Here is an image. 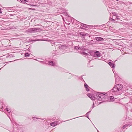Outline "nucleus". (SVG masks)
Here are the masks:
<instances>
[{
    "label": "nucleus",
    "instance_id": "nucleus-1",
    "mask_svg": "<svg viewBox=\"0 0 132 132\" xmlns=\"http://www.w3.org/2000/svg\"><path fill=\"white\" fill-rule=\"evenodd\" d=\"M106 95L104 94H101V93H98L94 95V99L96 98L97 100L100 101H104V98Z\"/></svg>",
    "mask_w": 132,
    "mask_h": 132
},
{
    "label": "nucleus",
    "instance_id": "nucleus-2",
    "mask_svg": "<svg viewBox=\"0 0 132 132\" xmlns=\"http://www.w3.org/2000/svg\"><path fill=\"white\" fill-rule=\"evenodd\" d=\"M123 86L121 84H118L116 85L114 87L112 91V92H117L121 90Z\"/></svg>",
    "mask_w": 132,
    "mask_h": 132
},
{
    "label": "nucleus",
    "instance_id": "nucleus-3",
    "mask_svg": "<svg viewBox=\"0 0 132 132\" xmlns=\"http://www.w3.org/2000/svg\"><path fill=\"white\" fill-rule=\"evenodd\" d=\"M41 29L40 28H33L29 29V31L31 33H35L40 31Z\"/></svg>",
    "mask_w": 132,
    "mask_h": 132
},
{
    "label": "nucleus",
    "instance_id": "nucleus-4",
    "mask_svg": "<svg viewBox=\"0 0 132 132\" xmlns=\"http://www.w3.org/2000/svg\"><path fill=\"white\" fill-rule=\"evenodd\" d=\"M89 54H88L84 52H81V54H82L83 55H85L87 56V57L88 58H90V56L91 55L92 56H94V53H93V52H90L88 53Z\"/></svg>",
    "mask_w": 132,
    "mask_h": 132
},
{
    "label": "nucleus",
    "instance_id": "nucleus-5",
    "mask_svg": "<svg viewBox=\"0 0 132 132\" xmlns=\"http://www.w3.org/2000/svg\"><path fill=\"white\" fill-rule=\"evenodd\" d=\"M102 54L98 51H96L94 53V56L95 57H98L101 56Z\"/></svg>",
    "mask_w": 132,
    "mask_h": 132
},
{
    "label": "nucleus",
    "instance_id": "nucleus-6",
    "mask_svg": "<svg viewBox=\"0 0 132 132\" xmlns=\"http://www.w3.org/2000/svg\"><path fill=\"white\" fill-rule=\"evenodd\" d=\"M61 123V121H57L54 122L50 123V125L51 126L53 127H55L57 125Z\"/></svg>",
    "mask_w": 132,
    "mask_h": 132
},
{
    "label": "nucleus",
    "instance_id": "nucleus-7",
    "mask_svg": "<svg viewBox=\"0 0 132 132\" xmlns=\"http://www.w3.org/2000/svg\"><path fill=\"white\" fill-rule=\"evenodd\" d=\"M84 47L83 46L80 47L79 45L76 46H75L74 47V50H76L79 51L81 49H83Z\"/></svg>",
    "mask_w": 132,
    "mask_h": 132
},
{
    "label": "nucleus",
    "instance_id": "nucleus-8",
    "mask_svg": "<svg viewBox=\"0 0 132 132\" xmlns=\"http://www.w3.org/2000/svg\"><path fill=\"white\" fill-rule=\"evenodd\" d=\"M84 86L86 90L87 91H89L90 88L88 85L86 83H85L84 85Z\"/></svg>",
    "mask_w": 132,
    "mask_h": 132
},
{
    "label": "nucleus",
    "instance_id": "nucleus-9",
    "mask_svg": "<svg viewBox=\"0 0 132 132\" xmlns=\"http://www.w3.org/2000/svg\"><path fill=\"white\" fill-rule=\"evenodd\" d=\"M109 65L113 68H114L115 66V64L111 62H109L108 63Z\"/></svg>",
    "mask_w": 132,
    "mask_h": 132
},
{
    "label": "nucleus",
    "instance_id": "nucleus-10",
    "mask_svg": "<svg viewBox=\"0 0 132 132\" xmlns=\"http://www.w3.org/2000/svg\"><path fill=\"white\" fill-rule=\"evenodd\" d=\"M95 39L97 41H103L104 40L103 38L100 37H96Z\"/></svg>",
    "mask_w": 132,
    "mask_h": 132
},
{
    "label": "nucleus",
    "instance_id": "nucleus-11",
    "mask_svg": "<svg viewBox=\"0 0 132 132\" xmlns=\"http://www.w3.org/2000/svg\"><path fill=\"white\" fill-rule=\"evenodd\" d=\"M88 27H89V28H93L95 26H89L85 24H84V27L85 28H88Z\"/></svg>",
    "mask_w": 132,
    "mask_h": 132
},
{
    "label": "nucleus",
    "instance_id": "nucleus-12",
    "mask_svg": "<svg viewBox=\"0 0 132 132\" xmlns=\"http://www.w3.org/2000/svg\"><path fill=\"white\" fill-rule=\"evenodd\" d=\"M87 96L90 98L92 100H94V96L93 95V97L92 96V95L90 94H87Z\"/></svg>",
    "mask_w": 132,
    "mask_h": 132
},
{
    "label": "nucleus",
    "instance_id": "nucleus-13",
    "mask_svg": "<svg viewBox=\"0 0 132 132\" xmlns=\"http://www.w3.org/2000/svg\"><path fill=\"white\" fill-rule=\"evenodd\" d=\"M48 64L52 66L54 65H55V63L52 61H49L48 62Z\"/></svg>",
    "mask_w": 132,
    "mask_h": 132
},
{
    "label": "nucleus",
    "instance_id": "nucleus-14",
    "mask_svg": "<svg viewBox=\"0 0 132 132\" xmlns=\"http://www.w3.org/2000/svg\"><path fill=\"white\" fill-rule=\"evenodd\" d=\"M114 100V97L113 96H111L110 97V99L109 100V101H113Z\"/></svg>",
    "mask_w": 132,
    "mask_h": 132
},
{
    "label": "nucleus",
    "instance_id": "nucleus-15",
    "mask_svg": "<svg viewBox=\"0 0 132 132\" xmlns=\"http://www.w3.org/2000/svg\"><path fill=\"white\" fill-rule=\"evenodd\" d=\"M62 46H63V47H62L63 49H65L67 48V47L65 45H62Z\"/></svg>",
    "mask_w": 132,
    "mask_h": 132
},
{
    "label": "nucleus",
    "instance_id": "nucleus-16",
    "mask_svg": "<svg viewBox=\"0 0 132 132\" xmlns=\"http://www.w3.org/2000/svg\"><path fill=\"white\" fill-rule=\"evenodd\" d=\"M91 111V110H90V111L87 113L86 114V116L88 118L89 113H90V112Z\"/></svg>",
    "mask_w": 132,
    "mask_h": 132
},
{
    "label": "nucleus",
    "instance_id": "nucleus-17",
    "mask_svg": "<svg viewBox=\"0 0 132 132\" xmlns=\"http://www.w3.org/2000/svg\"><path fill=\"white\" fill-rule=\"evenodd\" d=\"M86 34V33L84 32H81L80 33V35L83 36H85Z\"/></svg>",
    "mask_w": 132,
    "mask_h": 132
},
{
    "label": "nucleus",
    "instance_id": "nucleus-18",
    "mask_svg": "<svg viewBox=\"0 0 132 132\" xmlns=\"http://www.w3.org/2000/svg\"><path fill=\"white\" fill-rule=\"evenodd\" d=\"M6 111L9 112L10 113L11 112V109H8L7 108H6Z\"/></svg>",
    "mask_w": 132,
    "mask_h": 132
},
{
    "label": "nucleus",
    "instance_id": "nucleus-19",
    "mask_svg": "<svg viewBox=\"0 0 132 132\" xmlns=\"http://www.w3.org/2000/svg\"><path fill=\"white\" fill-rule=\"evenodd\" d=\"M20 1L22 2H28V0H20Z\"/></svg>",
    "mask_w": 132,
    "mask_h": 132
},
{
    "label": "nucleus",
    "instance_id": "nucleus-20",
    "mask_svg": "<svg viewBox=\"0 0 132 132\" xmlns=\"http://www.w3.org/2000/svg\"><path fill=\"white\" fill-rule=\"evenodd\" d=\"M25 56H29V54L28 53H25Z\"/></svg>",
    "mask_w": 132,
    "mask_h": 132
},
{
    "label": "nucleus",
    "instance_id": "nucleus-21",
    "mask_svg": "<svg viewBox=\"0 0 132 132\" xmlns=\"http://www.w3.org/2000/svg\"><path fill=\"white\" fill-rule=\"evenodd\" d=\"M33 120H34V121H36L37 120V119H40V118H36L35 117H33Z\"/></svg>",
    "mask_w": 132,
    "mask_h": 132
},
{
    "label": "nucleus",
    "instance_id": "nucleus-22",
    "mask_svg": "<svg viewBox=\"0 0 132 132\" xmlns=\"http://www.w3.org/2000/svg\"><path fill=\"white\" fill-rule=\"evenodd\" d=\"M63 47V46H62V45H61V46H60L58 47V48L59 49H62V47Z\"/></svg>",
    "mask_w": 132,
    "mask_h": 132
},
{
    "label": "nucleus",
    "instance_id": "nucleus-23",
    "mask_svg": "<svg viewBox=\"0 0 132 132\" xmlns=\"http://www.w3.org/2000/svg\"><path fill=\"white\" fill-rule=\"evenodd\" d=\"M127 125H125L123 126L122 128L123 129H124L125 128H126L127 127Z\"/></svg>",
    "mask_w": 132,
    "mask_h": 132
},
{
    "label": "nucleus",
    "instance_id": "nucleus-24",
    "mask_svg": "<svg viewBox=\"0 0 132 132\" xmlns=\"http://www.w3.org/2000/svg\"><path fill=\"white\" fill-rule=\"evenodd\" d=\"M112 13L113 15H115L117 16V14L115 12H113V13Z\"/></svg>",
    "mask_w": 132,
    "mask_h": 132
},
{
    "label": "nucleus",
    "instance_id": "nucleus-25",
    "mask_svg": "<svg viewBox=\"0 0 132 132\" xmlns=\"http://www.w3.org/2000/svg\"><path fill=\"white\" fill-rule=\"evenodd\" d=\"M109 20H111L112 21H114V20L113 19L111 18H110L109 19Z\"/></svg>",
    "mask_w": 132,
    "mask_h": 132
},
{
    "label": "nucleus",
    "instance_id": "nucleus-26",
    "mask_svg": "<svg viewBox=\"0 0 132 132\" xmlns=\"http://www.w3.org/2000/svg\"><path fill=\"white\" fill-rule=\"evenodd\" d=\"M43 64H46V62L45 61H42V63Z\"/></svg>",
    "mask_w": 132,
    "mask_h": 132
},
{
    "label": "nucleus",
    "instance_id": "nucleus-27",
    "mask_svg": "<svg viewBox=\"0 0 132 132\" xmlns=\"http://www.w3.org/2000/svg\"><path fill=\"white\" fill-rule=\"evenodd\" d=\"M84 24H83L82 23H81V26H82L84 27Z\"/></svg>",
    "mask_w": 132,
    "mask_h": 132
},
{
    "label": "nucleus",
    "instance_id": "nucleus-28",
    "mask_svg": "<svg viewBox=\"0 0 132 132\" xmlns=\"http://www.w3.org/2000/svg\"><path fill=\"white\" fill-rule=\"evenodd\" d=\"M40 40V39H37V40H34V41H39V40Z\"/></svg>",
    "mask_w": 132,
    "mask_h": 132
},
{
    "label": "nucleus",
    "instance_id": "nucleus-29",
    "mask_svg": "<svg viewBox=\"0 0 132 132\" xmlns=\"http://www.w3.org/2000/svg\"><path fill=\"white\" fill-rule=\"evenodd\" d=\"M1 9L0 8V13H1L2 12L1 11Z\"/></svg>",
    "mask_w": 132,
    "mask_h": 132
},
{
    "label": "nucleus",
    "instance_id": "nucleus-30",
    "mask_svg": "<svg viewBox=\"0 0 132 132\" xmlns=\"http://www.w3.org/2000/svg\"><path fill=\"white\" fill-rule=\"evenodd\" d=\"M94 107V103H93V106L92 108H93Z\"/></svg>",
    "mask_w": 132,
    "mask_h": 132
},
{
    "label": "nucleus",
    "instance_id": "nucleus-31",
    "mask_svg": "<svg viewBox=\"0 0 132 132\" xmlns=\"http://www.w3.org/2000/svg\"><path fill=\"white\" fill-rule=\"evenodd\" d=\"M86 35H85V36H88V34L86 33Z\"/></svg>",
    "mask_w": 132,
    "mask_h": 132
},
{
    "label": "nucleus",
    "instance_id": "nucleus-32",
    "mask_svg": "<svg viewBox=\"0 0 132 132\" xmlns=\"http://www.w3.org/2000/svg\"><path fill=\"white\" fill-rule=\"evenodd\" d=\"M35 60H36V61H38V60H37V59H35Z\"/></svg>",
    "mask_w": 132,
    "mask_h": 132
},
{
    "label": "nucleus",
    "instance_id": "nucleus-33",
    "mask_svg": "<svg viewBox=\"0 0 132 132\" xmlns=\"http://www.w3.org/2000/svg\"><path fill=\"white\" fill-rule=\"evenodd\" d=\"M35 60H36V61H38V60H37V59H35Z\"/></svg>",
    "mask_w": 132,
    "mask_h": 132
},
{
    "label": "nucleus",
    "instance_id": "nucleus-34",
    "mask_svg": "<svg viewBox=\"0 0 132 132\" xmlns=\"http://www.w3.org/2000/svg\"><path fill=\"white\" fill-rule=\"evenodd\" d=\"M42 61H39V62H41V63H42Z\"/></svg>",
    "mask_w": 132,
    "mask_h": 132
},
{
    "label": "nucleus",
    "instance_id": "nucleus-35",
    "mask_svg": "<svg viewBox=\"0 0 132 132\" xmlns=\"http://www.w3.org/2000/svg\"><path fill=\"white\" fill-rule=\"evenodd\" d=\"M10 15H11V16H12L13 15L11 14H10Z\"/></svg>",
    "mask_w": 132,
    "mask_h": 132
},
{
    "label": "nucleus",
    "instance_id": "nucleus-36",
    "mask_svg": "<svg viewBox=\"0 0 132 132\" xmlns=\"http://www.w3.org/2000/svg\"><path fill=\"white\" fill-rule=\"evenodd\" d=\"M97 132H99V131H98V130L97 129Z\"/></svg>",
    "mask_w": 132,
    "mask_h": 132
},
{
    "label": "nucleus",
    "instance_id": "nucleus-37",
    "mask_svg": "<svg viewBox=\"0 0 132 132\" xmlns=\"http://www.w3.org/2000/svg\"><path fill=\"white\" fill-rule=\"evenodd\" d=\"M77 117V118H78V117ZM74 118V119H75V118Z\"/></svg>",
    "mask_w": 132,
    "mask_h": 132
},
{
    "label": "nucleus",
    "instance_id": "nucleus-38",
    "mask_svg": "<svg viewBox=\"0 0 132 132\" xmlns=\"http://www.w3.org/2000/svg\"><path fill=\"white\" fill-rule=\"evenodd\" d=\"M117 18V19H118V18Z\"/></svg>",
    "mask_w": 132,
    "mask_h": 132
},
{
    "label": "nucleus",
    "instance_id": "nucleus-39",
    "mask_svg": "<svg viewBox=\"0 0 132 132\" xmlns=\"http://www.w3.org/2000/svg\"><path fill=\"white\" fill-rule=\"evenodd\" d=\"M131 111L132 112V109L131 110Z\"/></svg>",
    "mask_w": 132,
    "mask_h": 132
},
{
    "label": "nucleus",
    "instance_id": "nucleus-40",
    "mask_svg": "<svg viewBox=\"0 0 132 132\" xmlns=\"http://www.w3.org/2000/svg\"><path fill=\"white\" fill-rule=\"evenodd\" d=\"M28 50H29V48L28 49Z\"/></svg>",
    "mask_w": 132,
    "mask_h": 132
},
{
    "label": "nucleus",
    "instance_id": "nucleus-41",
    "mask_svg": "<svg viewBox=\"0 0 132 132\" xmlns=\"http://www.w3.org/2000/svg\"><path fill=\"white\" fill-rule=\"evenodd\" d=\"M93 41V40H92L91 41H90V42H91V41Z\"/></svg>",
    "mask_w": 132,
    "mask_h": 132
},
{
    "label": "nucleus",
    "instance_id": "nucleus-42",
    "mask_svg": "<svg viewBox=\"0 0 132 132\" xmlns=\"http://www.w3.org/2000/svg\"><path fill=\"white\" fill-rule=\"evenodd\" d=\"M1 69H1H0V70Z\"/></svg>",
    "mask_w": 132,
    "mask_h": 132
},
{
    "label": "nucleus",
    "instance_id": "nucleus-43",
    "mask_svg": "<svg viewBox=\"0 0 132 132\" xmlns=\"http://www.w3.org/2000/svg\"><path fill=\"white\" fill-rule=\"evenodd\" d=\"M22 132H23V131Z\"/></svg>",
    "mask_w": 132,
    "mask_h": 132
}]
</instances>
